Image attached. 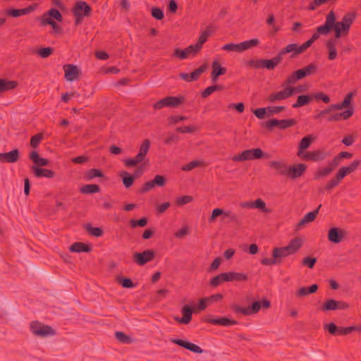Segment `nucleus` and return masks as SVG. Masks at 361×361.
<instances>
[{"label": "nucleus", "instance_id": "f257e3e1", "mask_svg": "<svg viewBox=\"0 0 361 361\" xmlns=\"http://www.w3.org/2000/svg\"><path fill=\"white\" fill-rule=\"evenodd\" d=\"M304 240L301 237L293 238L290 243L282 247H275L272 255L275 258L285 257L296 253L302 246Z\"/></svg>", "mask_w": 361, "mask_h": 361}, {"label": "nucleus", "instance_id": "f03ea898", "mask_svg": "<svg viewBox=\"0 0 361 361\" xmlns=\"http://www.w3.org/2000/svg\"><path fill=\"white\" fill-rule=\"evenodd\" d=\"M62 21V16L59 11L55 8H51L43 14L42 16V23L44 25H49L55 32H59V26L55 22Z\"/></svg>", "mask_w": 361, "mask_h": 361}, {"label": "nucleus", "instance_id": "7ed1b4c3", "mask_svg": "<svg viewBox=\"0 0 361 361\" xmlns=\"http://www.w3.org/2000/svg\"><path fill=\"white\" fill-rule=\"evenodd\" d=\"M259 42L257 39H252L238 44L228 43L224 45L222 49L227 51L241 53L258 45Z\"/></svg>", "mask_w": 361, "mask_h": 361}, {"label": "nucleus", "instance_id": "20e7f679", "mask_svg": "<svg viewBox=\"0 0 361 361\" xmlns=\"http://www.w3.org/2000/svg\"><path fill=\"white\" fill-rule=\"evenodd\" d=\"M75 18V23L79 24L82 18L88 16L91 11V8L84 1H78L72 9Z\"/></svg>", "mask_w": 361, "mask_h": 361}, {"label": "nucleus", "instance_id": "39448f33", "mask_svg": "<svg viewBox=\"0 0 361 361\" xmlns=\"http://www.w3.org/2000/svg\"><path fill=\"white\" fill-rule=\"evenodd\" d=\"M30 329L34 334L42 337L52 336L55 334L54 329L51 327L37 322L30 324Z\"/></svg>", "mask_w": 361, "mask_h": 361}, {"label": "nucleus", "instance_id": "423d86ee", "mask_svg": "<svg viewBox=\"0 0 361 361\" xmlns=\"http://www.w3.org/2000/svg\"><path fill=\"white\" fill-rule=\"evenodd\" d=\"M155 257V252L152 250H145L140 252H135L133 254V259L135 262L143 266L146 263L151 262Z\"/></svg>", "mask_w": 361, "mask_h": 361}, {"label": "nucleus", "instance_id": "0eeeda50", "mask_svg": "<svg viewBox=\"0 0 361 361\" xmlns=\"http://www.w3.org/2000/svg\"><path fill=\"white\" fill-rule=\"evenodd\" d=\"M347 235L345 229L339 227H332L329 230L328 239L330 242L338 244L343 241Z\"/></svg>", "mask_w": 361, "mask_h": 361}, {"label": "nucleus", "instance_id": "6e6552de", "mask_svg": "<svg viewBox=\"0 0 361 361\" xmlns=\"http://www.w3.org/2000/svg\"><path fill=\"white\" fill-rule=\"evenodd\" d=\"M283 90L273 92L267 98L269 102L274 103L277 101L285 99L294 94L293 87H283Z\"/></svg>", "mask_w": 361, "mask_h": 361}, {"label": "nucleus", "instance_id": "1a4fd4ad", "mask_svg": "<svg viewBox=\"0 0 361 361\" xmlns=\"http://www.w3.org/2000/svg\"><path fill=\"white\" fill-rule=\"evenodd\" d=\"M226 68L223 67L218 61L214 60L212 63L211 79L212 82H216L219 77L226 73Z\"/></svg>", "mask_w": 361, "mask_h": 361}, {"label": "nucleus", "instance_id": "9d476101", "mask_svg": "<svg viewBox=\"0 0 361 361\" xmlns=\"http://www.w3.org/2000/svg\"><path fill=\"white\" fill-rule=\"evenodd\" d=\"M306 170V166L304 164H298L288 167L287 176L290 178H297L301 176Z\"/></svg>", "mask_w": 361, "mask_h": 361}, {"label": "nucleus", "instance_id": "9b49d317", "mask_svg": "<svg viewBox=\"0 0 361 361\" xmlns=\"http://www.w3.org/2000/svg\"><path fill=\"white\" fill-rule=\"evenodd\" d=\"M221 276L224 281H243L247 279L246 274L234 271L222 273Z\"/></svg>", "mask_w": 361, "mask_h": 361}, {"label": "nucleus", "instance_id": "f8f14e48", "mask_svg": "<svg viewBox=\"0 0 361 361\" xmlns=\"http://www.w3.org/2000/svg\"><path fill=\"white\" fill-rule=\"evenodd\" d=\"M63 68L65 71V78L68 81L75 80L79 75L80 71L75 66L66 65Z\"/></svg>", "mask_w": 361, "mask_h": 361}, {"label": "nucleus", "instance_id": "ddd939ff", "mask_svg": "<svg viewBox=\"0 0 361 361\" xmlns=\"http://www.w3.org/2000/svg\"><path fill=\"white\" fill-rule=\"evenodd\" d=\"M30 159L34 164L32 166H37V167L40 168L47 166L49 163L48 159L41 157L39 154L35 151L30 152Z\"/></svg>", "mask_w": 361, "mask_h": 361}, {"label": "nucleus", "instance_id": "4468645a", "mask_svg": "<svg viewBox=\"0 0 361 361\" xmlns=\"http://www.w3.org/2000/svg\"><path fill=\"white\" fill-rule=\"evenodd\" d=\"M171 341L177 345L183 346L194 353H201L202 350L197 345L180 340V339H172Z\"/></svg>", "mask_w": 361, "mask_h": 361}, {"label": "nucleus", "instance_id": "2eb2a0df", "mask_svg": "<svg viewBox=\"0 0 361 361\" xmlns=\"http://www.w3.org/2000/svg\"><path fill=\"white\" fill-rule=\"evenodd\" d=\"M321 207V205H319V208L315 209L314 211H312L311 212H308L306 214L304 217L300 221V222L298 224V227L304 226L305 225L312 222L316 219L318 213H319V209Z\"/></svg>", "mask_w": 361, "mask_h": 361}, {"label": "nucleus", "instance_id": "dca6fc26", "mask_svg": "<svg viewBox=\"0 0 361 361\" xmlns=\"http://www.w3.org/2000/svg\"><path fill=\"white\" fill-rule=\"evenodd\" d=\"M35 9V5L30 6L27 8L23 9H11L7 11V13L13 17H19L23 15H27L30 13L34 11Z\"/></svg>", "mask_w": 361, "mask_h": 361}, {"label": "nucleus", "instance_id": "f3484780", "mask_svg": "<svg viewBox=\"0 0 361 361\" xmlns=\"http://www.w3.org/2000/svg\"><path fill=\"white\" fill-rule=\"evenodd\" d=\"M18 159V151L14 149L10 152L0 153V161L8 163L15 162Z\"/></svg>", "mask_w": 361, "mask_h": 361}, {"label": "nucleus", "instance_id": "a211bd4d", "mask_svg": "<svg viewBox=\"0 0 361 361\" xmlns=\"http://www.w3.org/2000/svg\"><path fill=\"white\" fill-rule=\"evenodd\" d=\"M249 63L255 68H266L269 70L273 69V63L269 60L259 59L257 61H250Z\"/></svg>", "mask_w": 361, "mask_h": 361}, {"label": "nucleus", "instance_id": "6ab92c4d", "mask_svg": "<svg viewBox=\"0 0 361 361\" xmlns=\"http://www.w3.org/2000/svg\"><path fill=\"white\" fill-rule=\"evenodd\" d=\"M182 313L183 314V318H179L178 317H176L175 319L180 323H183V324L189 323L192 318V309L190 307H189L188 306H184L182 308Z\"/></svg>", "mask_w": 361, "mask_h": 361}, {"label": "nucleus", "instance_id": "aec40b11", "mask_svg": "<svg viewBox=\"0 0 361 361\" xmlns=\"http://www.w3.org/2000/svg\"><path fill=\"white\" fill-rule=\"evenodd\" d=\"M353 97V93L348 94L344 99L342 103L341 104H336L331 106V109H336V110H341L345 108L352 107L350 106L351 100Z\"/></svg>", "mask_w": 361, "mask_h": 361}, {"label": "nucleus", "instance_id": "412c9836", "mask_svg": "<svg viewBox=\"0 0 361 361\" xmlns=\"http://www.w3.org/2000/svg\"><path fill=\"white\" fill-rule=\"evenodd\" d=\"M292 54V56L302 53L300 49V46L296 44H289L283 49L280 51V54L284 55L286 54Z\"/></svg>", "mask_w": 361, "mask_h": 361}, {"label": "nucleus", "instance_id": "4be33fe9", "mask_svg": "<svg viewBox=\"0 0 361 361\" xmlns=\"http://www.w3.org/2000/svg\"><path fill=\"white\" fill-rule=\"evenodd\" d=\"M146 162V157L140 155L137 153V154L132 159H126L124 160V163L128 166H134L137 164L143 163V164Z\"/></svg>", "mask_w": 361, "mask_h": 361}, {"label": "nucleus", "instance_id": "5701e85b", "mask_svg": "<svg viewBox=\"0 0 361 361\" xmlns=\"http://www.w3.org/2000/svg\"><path fill=\"white\" fill-rule=\"evenodd\" d=\"M208 322L211 324H219L224 326L233 325L236 324V322L231 320L228 318H212L208 319Z\"/></svg>", "mask_w": 361, "mask_h": 361}, {"label": "nucleus", "instance_id": "b1692460", "mask_svg": "<svg viewBox=\"0 0 361 361\" xmlns=\"http://www.w3.org/2000/svg\"><path fill=\"white\" fill-rule=\"evenodd\" d=\"M262 305L260 302L256 301L250 307L248 308H238V311L244 314H250L252 313L257 312L261 308Z\"/></svg>", "mask_w": 361, "mask_h": 361}, {"label": "nucleus", "instance_id": "393cba45", "mask_svg": "<svg viewBox=\"0 0 361 361\" xmlns=\"http://www.w3.org/2000/svg\"><path fill=\"white\" fill-rule=\"evenodd\" d=\"M253 159L252 149H247L243 152L241 154L235 155L232 159L235 161H243Z\"/></svg>", "mask_w": 361, "mask_h": 361}, {"label": "nucleus", "instance_id": "a878e982", "mask_svg": "<svg viewBox=\"0 0 361 361\" xmlns=\"http://www.w3.org/2000/svg\"><path fill=\"white\" fill-rule=\"evenodd\" d=\"M183 101V97H165V102L166 104V106L169 107H177Z\"/></svg>", "mask_w": 361, "mask_h": 361}, {"label": "nucleus", "instance_id": "bb28decb", "mask_svg": "<svg viewBox=\"0 0 361 361\" xmlns=\"http://www.w3.org/2000/svg\"><path fill=\"white\" fill-rule=\"evenodd\" d=\"M17 85L16 81L0 80V92L8 91L15 88Z\"/></svg>", "mask_w": 361, "mask_h": 361}, {"label": "nucleus", "instance_id": "cd10ccee", "mask_svg": "<svg viewBox=\"0 0 361 361\" xmlns=\"http://www.w3.org/2000/svg\"><path fill=\"white\" fill-rule=\"evenodd\" d=\"M301 79L302 78L300 77V73H298V71H296L287 78L286 82L283 85V87H293L292 85L295 84L298 80Z\"/></svg>", "mask_w": 361, "mask_h": 361}, {"label": "nucleus", "instance_id": "c85d7f7f", "mask_svg": "<svg viewBox=\"0 0 361 361\" xmlns=\"http://www.w3.org/2000/svg\"><path fill=\"white\" fill-rule=\"evenodd\" d=\"M334 30L335 31L336 37L338 38L341 36L342 34L348 33L349 29L343 23V21H341V22H338L336 23V25H335V27Z\"/></svg>", "mask_w": 361, "mask_h": 361}, {"label": "nucleus", "instance_id": "c756f323", "mask_svg": "<svg viewBox=\"0 0 361 361\" xmlns=\"http://www.w3.org/2000/svg\"><path fill=\"white\" fill-rule=\"evenodd\" d=\"M312 97L307 95H300L298 97L297 102L293 104V108H298L306 105L310 102Z\"/></svg>", "mask_w": 361, "mask_h": 361}, {"label": "nucleus", "instance_id": "7c9ffc66", "mask_svg": "<svg viewBox=\"0 0 361 361\" xmlns=\"http://www.w3.org/2000/svg\"><path fill=\"white\" fill-rule=\"evenodd\" d=\"M326 47L329 51V59L330 60H334L337 56L335 42L333 40H329L326 42Z\"/></svg>", "mask_w": 361, "mask_h": 361}, {"label": "nucleus", "instance_id": "2f4dec72", "mask_svg": "<svg viewBox=\"0 0 361 361\" xmlns=\"http://www.w3.org/2000/svg\"><path fill=\"white\" fill-rule=\"evenodd\" d=\"M71 251L75 252H89L90 250V248L81 243H75L73 244L70 248Z\"/></svg>", "mask_w": 361, "mask_h": 361}, {"label": "nucleus", "instance_id": "473e14b6", "mask_svg": "<svg viewBox=\"0 0 361 361\" xmlns=\"http://www.w3.org/2000/svg\"><path fill=\"white\" fill-rule=\"evenodd\" d=\"M315 68H316V66L314 64H310V65L304 67L302 69L298 70V73H300V77L302 79L305 77L312 73L314 71Z\"/></svg>", "mask_w": 361, "mask_h": 361}, {"label": "nucleus", "instance_id": "72a5a7b5", "mask_svg": "<svg viewBox=\"0 0 361 361\" xmlns=\"http://www.w3.org/2000/svg\"><path fill=\"white\" fill-rule=\"evenodd\" d=\"M336 16L333 11H331L326 18L325 25L329 27L330 29L333 30L336 25Z\"/></svg>", "mask_w": 361, "mask_h": 361}, {"label": "nucleus", "instance_id": "f704fd0d", "mask_svg": "<svg viewBox=\"0 0 361 361\" xmlns=\"http://www.w3.org/2000/svg\"><path fill=\"white\" fill-rule=\"evenodd\" d=\"M333 169L330 166H324L319 169L315 173L316 178H321L322 177H325L328 176L331 171Z\"/></svg>", "mask_w": 361, "mask_h": 361}, {"label": "nucleus", "instance_id": "c9c22d12", "mask_svg": "<svg viewBox=\"0 0 361 361\" xmlns=\"http://www.w3.org/2000/svg\"><path fill=\"white\" fill-rule=\"evenodd\" d=\"M150 141L149 140H145L140 146L138 154L144 157H147L150 147Z\"/></svg>", "mask_w": 361, "mask_h": 361}, {"label": "nucleus", "instance_id": "e433bc0d", "mask_svg": "<svg viewBox=\"0 0 361 361\" xmlns=\"http://www.w3.org/2000/svg\"><path fill=\"white\" fill-rule=\"evenodd\" d=\"M307 157H308L309 160L320 161L324 159L325 154L321 151H314L308 152V155Z\"/></svg>", "mask_w": 361, "mask_h": 361}, {"label": "nucleus", "instance_id": "4c0bfd02", "mask_svg": "<svg viewBox=\"0 0 361 361\" xmlns=\"http://www.w3.org/2000/svg\"><path fill=\"white\" fill-rule=\"evenodd\" d=\"M121 176L123 177V183L126 188H129L133 185L135 177L129 176L127 172H122Z\"/></svg>", "mask_w": 361, "mask_h": 361}, {"label": "nucleus", "instance_id": "58836bf2", "mask_svg": "<svg viewBox=\"0 0 361 361\" xmlns=\"http://www.w3.org/2000/svg\"><path fill=\"white\" fill-rule=\"evenodd\" d=\"M115 335L116 338L122 343L128 344L133 342V339L123 332L117 331Z\"/></svg>", "mask_w": 361, "mask_h": 361}, {"label": "nucleus", "instance_id": "ea45409f", "mask_svg": "<svg viewBox=\"0 0 361 361\" xmlns=\"http://www.w3.org/2000/svg\"><path fill=\"white\" fill-rule=\"evenodd\" d=\"M253 208L259 209L264 212H270V210L266 207V203L262 199H257L253 202Z\"/></svg>", "mask_w": 361, "mask_h": 361}, {"label": "nucleus", "instance_id": "a19ab883", "mask_svg": "<svg viewBox=\"0 0 361 361\" xmlns=\"http://www.w3.org/2000/svg\"><path fill=\"white\" fill-rule=\"evenodd\" d=\"M194 200L192 196L190 195H183L176 199V203L179 206H183Z\"/></svg>", "mask_w": 361, "mask_h": 361}, {"label": "nucleus", "instance_id": "79ce46f5", "mask_svg": "<svg viewBox=\"0 0 361 361\" xmlns=\"http://www.w3.org/2000/svg\"><path fill=\"white\" fill-rule=\"evenodd\" d=\"M99 188L97 185H86L80 189L82 193H94L99 192Z\"/></svg>", "mask_w": 361, "mask_h": 361}, {"label": "nucleus", "instance_id": "37998d69", "mask_svg": "<svg viewBox=\"0 0 361 361\" xmlns=\"http://www.w3.org/2000/svg\"><path fill=\"white\" fill-rule=\"evenodd\" d=\"M204 164V163L202 161H197V160L193 161L190 162L188 164L183 166L182 170L186 171H191L195 167L202 166Z\"/></svg>", "mask_w": 361, "mask_h": 361}, {"label": "nucleus", "instance_id": "c03bdc74", "mask_svg": "<svg viewBox=\"0 0 361 361\" xmlns=\"http://www.w3.org/2000/svg\"><path fill=\"white\" fill-rule=\"evenodd\" d=\"M355 18V13H346L343 18V23L347 26V27L349 29L351 24L353 23L354 19Z\"/></svg>", "mask_w": 361, "mask_h": 361}, {"label": "nucleus", "instance_id": "a18cd8bd", "mask_svg": "<svg viewBox=\"0 0 361 361\" xmlns=\"http://www.w3.org/2000/svg\"><path fill=\"white\" fill-rule=\"evenodd\" d=\"M221 215H226V213L223 209L219 208L213 209L209 217V221L212 223L214 222L216 219Z\"/></svg>", "mask_w": 361, "mask_h": 361}, {"label": "nucleus", "instance_id": "49530a36", "mask_svg": "<svg viewBox=\"0 0 361 361\" xmlns=\"http://www.w3.org/2000/svg\"><path fill=\"white\" fill-rule=\"evenodd\" d=\"M323 310H337V301L335 300H329L323 305Z\"/></svg>", "mask_w": 361, "mask_h": 361}, {"label": "nucleus", "instance_id": "de8ad7c7", "mask_svg": "<svg viewBox=\"0 0 361 361\" xmlns=\"http://www.w3.org/2000/svg\"><path fill=\"white\" fill-rule=\"evenodd\" d=\"M312 140H313V138L312 136H310V135L306 136L301 140V141L299 144V147H300V148H302V149H306L310 146Z\"/></svg>", "mask_w": 361, "mask_h": 361}, {"label": "nucleus", "instance_id": "09e8293b", "mask_svg": "<svg viewBox=\"0 0 361 361\" xmlns=\"http://www.w3.org/2000/svg\"><path fill=\"white\" fill-rule=\"evenodd\" d=\"M118 283H121L124 288H132L133 287V282L129 279H124L121 276L116 277Z\"/></svg>", "mask_w": 361, "mask_h": 361}, {"label": "nucleus", "instance_id": "8fccbe9b", "mask_svg": "<svg viewBox=\"0 0 361 361\" xmlns=\"http://www.w3.org/2000/svg\"><path fill=\"white\" fill-rule=\"evenodd\" d=\"M350 173V170L347 169V167H341L338 173H336V178L337 181L342 180L348 174Z\"/></svg>", "mask_w": 361, "mask_h": 361}, {"label": "nucleus", "instance_id": "3c124183", "mask_svg": "<svg viewBox=\"0 0 361 361\" xmlns=\"http://www.w3.org/2000/svg\"><path fill=\"white\" fill-rule=\"evenodd\" d=\"M86 230L92 235L99 237L102 235L103 232L99 228H94L90 225L86 226Z\"/></svg>", "mask_w": 361, "mask_h": 361}, {"label": "nucleus", "instance_id": "603ef678", "mask_svg": "<svg viewBox=\"0 0 361 361\" xmlns=\"http://www.w3.org/2000/svg\"><path fill=\"white\" fill-rule=\"evenodd\" d=\"M189 233V228L186 226H183L175 233V236L177 238H183L187 235Z\"/></svg>", "mask_w": 361, "mask_h": 361}, {"label": "nucleus", "instance_id": "864d4df0", "mask_svg": "<svg viewBox=\"0 0 361 361\" xmlns=\"http://www.w3.org/2000/svg\"><path fill=\"white\" fill-rule=\"evenodd\" d=\"M87 178L92 180L94 177H103L102 173L98 169H91L87 173Z\"/></svg>", "mask_w": 361, "mask_h": 361}, {"label": "nucleus", "instance_id": "5fc2aeb1", "mask_svg": "<svg viewBox=\"0 0 361 361\" xmlns=\"http://www.w3.org/2000/svg\"><path fill=\"white\" fill-rule=\"evenodd\" d=\"M328 0H313L310 4V6L308 7V8L311 11H314L316 10L317 8H319L320 6H322V4H325L326 2H327Z\"/></svg>", "mask_w": 361, "mask_h": 361}, {"label": "nucleus", "instance_id": "6e6d98bb", "mask_svg": "<svg viewBox=\"0 0 361 361\" xmlns=\"http://www.w3.org/2000/svg\"><path fill=\"white\" fill-rule=\"evenodd\" d=\"M268 116H272L280 113L284 109V106H268L267 107Z\"/></svg>", "mask_w": 361, "mask_h": 361}, {"label": "nucleus", "instance_id": "4d7b16f0", "mask_svg": "<svg viewBox=\"0 0 361 361\" xmlns=\"http://www.w3.org/2000/svg\"><path fill=\"white\" fill-rule=\"evenodd\" d=\"M295 123L296 122L294 119L281 120L279 121V127L281 128H286L295 125Z\"/></svg>", "mask_w": 361, "mask_h": 361}, {"label": "nucleus", "instance_id": "13d9d810", "mask_svg": "<svg viewBox=\"0 0 361 361\" xmlns=\"http://www.w3.org/2000/svg\"><path fill=\"white\" fill-rule=\"evenodd\" d=\"M171 206L170 202H166L156 206V211L158 214L164 213Z\"/></svg>", "mask_w": 361, "mask_h": 361}, {"label": "nucleus", "instance_id": "bf43d9fd", "mask_svg": "<svg viewBox=\"0 0 361 361\" xmlns=\"http://www.w3.org/2000/svg\"><path fill=\"white\" fill-rule=\"evenodd\" d=\"M253 113L258 118H264L266 115L268 116L267 108H261L255 109Z\"/></svg>", "mask_w": 361, "mask_h": 361}, {"label": "nucleus", "instance_id": "052dcab7", "mask_svg": "<svg viewBox=\"0 0 361 361\" xmlns=\"http://www.w3.org/2000/svg\"><path fill=\"white\" fill-rule=\"evenodd\" d=\"M42 134H37V135L33 136L30 140V145L33 148H36L37 147L38 144L39 143V142L42 140Z\"/></svg>", "mask_w": 361, "mask_h": 361}, {"label": "nucleus", "instance_id": "680f3d73", "mask_svg": "<svg viewBox=\"0 0 361 361\" xmlns=\"http://www.w3.org/2000/svg\"><path fill=\"white\" fill-rule=\"evenodd\" d=\"M205 68H206V66L204 65L202 66L201 67L196 69L190 74V78H192L193 80H197L198 78L199 75L205 71Z\"/></svg>", "mask_w": 361, "mask_h": 361}, {"label": "nucleus", "instance_id": "e2e57ef3", "mask_svg": "<svg viewBox=\"0 0 361 361\" xmlns=\"http://www.w3.org/2000/svg\"><path fill=\"white\" fill-rule=\"evenodd\" d=\"M352 154L349 152H341L337 157H336L334 159V165L336 166L340 160V158H350Z\"/></svg>", "mask_w": 361, "mask_h": 361}, {"label": "nucleus", "instance_id": "0e129e2a", "mask_svg": "<svg viewBox=\"0 0 361 361\" xmlns=\"http://www.w3.org/2000/svg\"><path fill=\"white\" fill-rule=\"evenodd\" d=\"M152 15L154 18L158 20H161L164 17L162 11L159 8H153L152 9Z\"/></svg>", "mask_w": 361, "mask_h": 361}, {"label": "nucleus", "instance_id": "69168bd1", "mask_svg": "<svg viewBox=\"0 0 361 361\" xmlns=\"http://www.w3.org/2000/svg\"><path fill=\"white\" fill-rule=\"evenodd\" d=\"M31 169L36 177H44V169H41L37 166H32Z\"/></svg>", "mask_w": 361, "mask_h": 361}, {"label": "nucleus", "instance_id": "338daca9", "mask_svg": "<svg viewBox=\"0 0 361 361\" xmlns=\"http://www.w3.org/2000/svg\"><path fill=\"white\" fill-rule=\"evenodd\" d=\"M52 53V49L51 47H45L39 50V54L42 58L49 56Z\"/></svg>", "mask_w": 361, "mask_h": 361}, {"label": "nucleus", "instance_id": "774afa93", "mask_svg": "<svg viewBox=\"0 0 361 361\" xmlns=\"http://www.w3.org/2000/svg\"><path fill=\"white\" fill-rule=\"evenodd\" d=\"M154 185L158 186H163L166 183V179L164 176L157 175L155 176L154 179L153 180Z\"/></svg>", "mask_w": 361, "mask_h": 361}]
</instances>
